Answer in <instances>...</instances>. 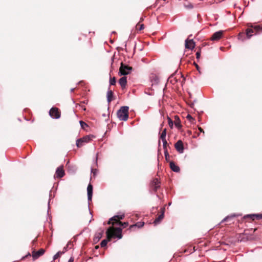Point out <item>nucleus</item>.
<instances>
[{"label":"nucleus","instance_id":"23","mask_svg":"<svg viewBox=\"0 0 262 262\" xmlns=\"http://www.w3.org/2000/svg\"><path fill=\"white\" fill-rule=\"evenodd\" d=\"M144 222H138L137 223H136L135 224L131 225L129 228H130V229H132L134 227H137L138 228H140L144 226Z\"/></svg>","mask_w":262,"mask_h":262},{"label":"nucleus","instance_id":"19","mask_svg":"<svg viewBox=\"0 0 262 262\" xmlns=\"http://www.w3.org/2000/svg\"><path fill=\"white\" fill-rule=\"evenodd\" d=\"M119 83L122 88H125L127 83V78L124 76L119 80Z\"/></svg>","mask_w":262,"mask_h":262},{"label":"nucleus","instance_id":"28","mask_svg":"<svg viewBox=\"0 0 262 262\" xmlns=\"http://www.w3.org/2000/svg\"><path fill=\"white\" fill-rule=\"evenodd\" d=\"M62 253H63V252H60V251L58 252L57 253H56V254L54 255V256H53V260H55V259H57V258L60 256V255L61 254H62Z\"/></svg>","mask_w":262,"mask_h":262},{"label":"nucleus","instance_id":"15","mask_svg":"<svg viewBox=\"0 0 262 262\" xmlns=\"http://www.w3.org/2000/svg\"><path fill=\"white\" fill-rule=\"evenodd\" d=\"M161 214L156 218L155 221H154V224L156 225L158 224H159L161 221L164 218V212H165V209L164 208H161Z\"/></svg>","mask_w":262,"mask_h":262},{"label":"nucleus","instance_id":"31","mask_svg":"<svg viewBox=\"0 0 262 262\" xmlns=\"http://www.w3.org/2000/svg\"><path fill=\"white\" fill-rule=\"evenodd\" d=\"M162 141L163 142V147L164 150H165V149H167L166 146L167 144V141L166 139L162 140Z\"/></svg>","mask_w":262,"mask_h":262},{"label":"nucleus","instance_id":"36","mask_svg":"<svg viewBox=\"0 0 262 262\" xmlns=\"http://www.w3.org/2000/svg\"><path fill=\"white\" fill-rule=\"evenodd\" d=\"M201 56V51H199L196 53V58L199 59Z\"/></svg>","mask_w":262,"mask_h":262},{"label":"nucleus","instance_id":"44","mask_svg":"<svg viewBox=\"0 0 262 262\" xmlns=\"http://www.w3.org/2000/svg\"><path fill=\"white\" fill-rule=\"evenodd\" d=\"M199 129H200V132L204 133V131H203V130L202 129L200 128Z\"/></svg>","mask_w":262,"mask_h":262},{"label":"nucleus","instance_id":"38","mask_svg":"<svg viewBox=\"0 0 262 262\" xmlns=\"http://www.w3.org/2000/svg\"><path fill=\"white\" fill-rule=\"evenodd\" d=\"M175 126L178 128H180L181 127L180 123L178 121L175 122Z\"/></svg>","mask_w":262,"mask_h":262},{"label":"nucleus","instance_id":"45","mask_svg":"<svg viewBox=\"0 0 262 262\" xmlns=\"http://www.w3.org/2000/svg\"><path fill=\"white\" fill-rule=\"evenodd\" d=\"M196 67L198 70H199V66L198 64H196Z\"/></svg>","mask_w":262,"mask_h":262},{"label":"nucleus","instance_id":"6","mask_svg":"<svg viewBox=\"0 0 262 262\" xmlns=\"http://www.w3.org/2000/svg\"><path fill=\"white\" fill-rule=\"evenodd\" d=\"M49 115L53 119H59L60 117V112L57 107H52L49 112Z\"/></svg>","mask_w":262,"mask_h":262},{"label":"nucleus","instance_id":"49","mask_svg":"<svg viewBox=\"0 0 262 262\" xmlns=\"http://www.w3.org/2000/svg\"><path fill=\"white\" fill-rule=\"evenodd\" d=\"M98 248V246H96V248L97 249Z\"/></svg>","mask_w":262,"mask_h":262},{"label":"nucleus","instance_id":"5","mask_svg":"<svg viewBox=\"0 0 262 262\" xmlns=\"http://www.w3.org/2000/svg\"><path fill=\"white\" fill-rule=\"evenodd\" d=\"M106 234L107 239H105L101 241L100 243V246L101 247H105L108 242L110 241L111 239L113 237V234L111 230V227H110L107 229L106 231Z\"/></svg>","mask_w":262,"mask_h":262},{"label":"nucleus","instance_id":"25","mask_svg":"<svg viewBox=\"0 0 262 262\" xmlns=\"http://www.w3.org/2000/svg\"><path fill=\"white\" fill-rule=\"evenodd\" d=\"M253 33V30L252 29H247L246 30V35L248 39H249L252 36Z\"/></svg>","mask_w":262,"mask_h":262},{"label":"nucleus","instance_id":"50","mask_svg":"<svg viewBox=\"0 0 262 262\" xmlns=\"http://www.w3.org/2000/svg\"><path fill=\"white\" fill-rule=\"evenodd\" d=\"M164 1H166V0H163Z\"/></svg>","mask_w":262,"mask_h":262},{"label":"nucleus","instance_id":"46","mask_svg":"<svg viewBox=\"0 0 262 262\" xmlns=\"http://www.w3.org/2000/svg\"><path fill=\"white\" fill-rule=\"evenodd\" d=\"M49 204H50V201L48 202V206H49Z\"/></svg>","mask_w":262,"mask_h":262},{"label":"nucleus","instance_id":"41","mask_svg":"<svg viewBox=\"0 0 262 262\" xmlns=\"http://www.w3.org/2000/svg\"><path fill=\"white\" fill-rule=\"evenodd\" d=\"M243 35H244V34L239 33L238 35V39L243 40V39L242 38V36Z\"/></svg>","mask_w":262,"mask_h":262},{"label":"nucleus","instance_id":"20","mask_svg":"<svg viewBox=\"0 0 262 262\" xmlns=\"http://www.w3.org/2000/svg\"><path fill=\"white\" fill-rule=\"evenodd\" d=\"M239 215V214H236V213L231 214L230 215H229L227 216L226 217H225L222 221L221 223H223V222H227L229 220H230V219H233L234 217L238 216Z\"/></svg>","mask_w":262,"mask_h":262},{"label":"nucleus","instance_id":"8","mask_svg":"<svg viewBox=\"0 0 262 262\" xmlns=\"http://www.w3.org/2000/svg\"><path fill=\"white\" fill-rule=\"evenodd\" d=\"M150 186L154 191L156 192L160 187V182L158 178H155L151 182Z\"/></svg>","mask_w":262,"mask_h":262},{"label":"nucleus","instance_id":"37","mask_svg":"<svg viewBox=\"0 0 262 262\" xmlns=\"http://www.w3.org/2000/svg\"><path fill=\"white\" fill-rule=\"evenodd\" d=\"M186 117L190 121H191V120H194V119L189 114L187 115Z\"/></svg>","mask_w":262,"mask_h":262},{"label":"nucleus","instance_id":"39","mask_svg":"<svg viewBox=\"0 0 262 262\" xmlns=\"http://www.w3.org/2000/svg\"><path fill=\"white\" fill-rule=\"evenodd\" d=\"M144 28V25L143 24L140 25L139 30L141 31Z\"/></svg>","mask_w":262,"mask_h":262},{"label":"nucleus","instance_id":"32","mask_svg":"<svg viewBox=\"0 0 262 262\" xmlns=\"http://www.w3.org/2000/svg\"><path fill=\"white\" fill-rule=\"evenodd\" d=\"M164 156H165L166 160L168 161V158H169V155L167 149H165L164 150Z\"/></svg>","mask_w":262,"mask_h":262},{"label":"nucleus","instance_id":"33","mask_svg":"<svg viewBox=\"0 0 262 262\" xmlns=\"http://www.w3.org/2000/svg\"><path fill=\"white\" fill-rule=\"evenodd\" d=\"M97 169L91 168V172L93 174V176H95L97 174Z\"/></svg>","mask_w":262,"mask_h":262},{"label":"nucleus","instance_id":"17","mask_svg":"<svg viewBox=\"0 0 262 262\" xmlns=\"http://www.w3.org/2000/svg\"><path fill=\"white\" fill-rule=\"evenodd\" d=\"M195 43L192 39L185 40V48L188 49L192 50L194 48Z\"/></svg>","mask_w":262,"mask_h":262},{"label":"nucleus","instance_id":"24","mask_svg":"<svg viewBox=\"0 0 262 262\" xmlns=\"http://www.w3.org/2000/svg\"><path fill=\"white\" fill-rule=\"evenodd\" d=\"M247 26L248 27L253 28L256 31L258 32L262 29V28L260 26H253L251 24H248Z\"/></svg>","mask_w":262,"mask_h":262},{"label":"nucleus","instance_id":"4","mask_svg":"<svg viewBox=\"0 0 262 262\" xmlns=\"http://www.w3.org/2000/svg\"><path fill=\"white\" fill-rule=\"evenodd\" d=\"M93 137V135H88L77 139L76 143L77 147H80L82 146L84 144L89 142Z\"/></svg>","mask_w":262,"mask_h":262},{"label":"nucleus","instance_id":"11","mask_svg":"<svg viewBox=\"0 0 262 262\" xmlns=\"http://www.w3.org/2000/svg\"><path fill=\"white\" fill-rule=\"evenodd\" d=\"M176 150L180 154L184 152V145L181 140L178 141L174 145Z\"/></svg>","mask_w":262,"mask_h":262},{"label":"nucleus","instance_id":"1","mask_svg":"<svg viewBox=\"0 0 262 262\" xmlns=\"http://www.w3.org/2000/svg\"><path fill=\"white\" fill-rule=\"evenodd\" d=\"M129 107L127 106H121L117 112V117L120 120L126 121L128 118Z\"/></svg>","mask_w":262,"mask_h":262},{"label":"nucleus","instance_id":"29","mask_svg":"<svg viewBox=\"0 0 262 262\" xmlns=\"http://www.w3.org/2000/svg\"><path fill=\"white\" fill-rule=\"evenodd\" d=\"M116 78L115 77H113L112 78H110V84L111 85H114L116 84Z\"/></svg>","mask_w":262,"mask_h":262},{"label":"nucleus","instance_id":"27","mask_svg":"<svg viewBox=\"0 0 262 262\" xmlns=\"http://www.w3.org/2000/svg\"><path fill=\"white\" fill-rule=\"evenodd\" d=\"M117 224L120 225V226H122L123 228H125V227H126L128 225V222L122 223L121 222H118Z\"/></svg>","mask_w":262,"mask_h":262},{"label":"nucleus","instance_id":"26","mask_svg":"<svg viewBox=\"0 0 262 262\" xmlns=\"http://www.w3.org/2000/svg\"><path fill=\"white\" fill-rule=\"evenodd\" d=\"M166 129L165 128L162 132L161 136H160V139L161 140H164L166 139Z\"/></svg>","mask_w":262,"mask_h":262},{"label":"nucleus","instance_id":"22","mask_svg":"<svg viewBox=\"0 0 262 262\" xmlns=\"http://www.w3.org/2000/svg\"><path fill=\"white\" fill-rule=\"evenodd\" d=\"M113 96V92L112 90L108 89L107 92V101L108 103L111 102L112 101V98Z\"/></svg>","mask_w":262,"mask_h":262},{"label":"nucleus","instance_id":"21","mask_svg":"<svg viewBox=\"0 0 262 262\" xmlns=\"http://www.w3.org/2000/svg\"><path fill=\"white\" fill-rule=\"evenodd\" d=\"M245 217H249L252 220H254L255 218H257L258 219H262V214H248L245 216Z\"/></svg>","mask_w":262,"mask_h":262},{"label":"nucleus","instance_id":"43","mask_svg":"<svg viewBox=\"0 0 262 262\" xmlns=\"http://www.w3.org/2000/svg\"><path fill=\"white\" fill-rule=\"evenodd\" d=\"M74 90V88H72L71 89V92H73Z\"/></svg>","mask_w":262,"mask_h":262},{"label":"nucleus","instance_id":"16","mask_svg":"<svg viewBox=\"0 0 262 262\" xmlns=\"http://www.w3.org/2000/svg\"><path fill=\"white\" fill-rule=\"evenodd\" d=\"M87 193H88V200L89 201H91L92 199L93 195V186L89 184L87 187Z\"/></svg>","mask_w":262,"mask_h":262},{"label":"nucleus","instance_id":"13","mask_svg":"<svg viewBox=\"0 0 262 262\" xmlns=\"http://www.w3.org/2000/svg\"><path fill=\"white\" fill-rule=\"evenodd\" d=\"M103 234V230L100 229L95 234L93 241L95 243H97L101 238Z\"/></svg>","mask_w":262,"mask_h":262},{"label":"nucleus","instance_id":"30","mask_svg":"<svg viewBox=\"0 0 262 262\" xmlns=\"http://www.w3.org/2000/svg\"><path fill=\"white\" fill-rule=\"evenodd\" d=\"M167 119H168V125L169 126V127L170 128H172V126H173V121L172 120V119L169 118V117H167Z\"/></svg>","mask_w":262,"mask_h":262},{"label":"nucleus","instance_id":"35","mask_svg":"<svg viewBox=\"0 0 262 262\" xmlns=\"http://www.w3.org/2000/svg\"><path fill=\"white\" fill-rule=\"evenodd\" d=\"M98 154L97 153L96 155V158H95V161L94 162V164L95 165V166H97L98 165V163H97V160H98Z\"/></svg>","mask_w":262,"mask_h":262},{"label":"nucleus","instance_id":"48","mask_svg":"<svg viewBox=\"0 0 262 262\" xmlns=\"http://www.w3.org/2000/svg\"><path fill=\"white\" fill-rule=\"evenodd\" d=\"M171 205V203H169V206H170Z\"/></svg>","mask_w":262,"mask_h":262},{"label":"nucleus","instance_id":"18","mask_svg":"<svg viewBox=\"0 0 262 262\" xmlns=\"http://www.w3.org/2000/svg\"><path fill=\"white\" fill-rule=\"evenodd\" d=\"M169 166L170 169L174 172H178L180 170V167L176 165L173 161L170 162Z\"/></svg>","mask_w":262,"mask_h":262},{"label":"nucleus","instance_id":"40","mask_svg":"<svg viewBox=\"0 0 262 262\" xmlns=\"http://www.w3.org/2000/svg\"><path fill=\"white\" fill-rule=\"evenodd\" d=\"M186 8H188L189 9H192L193 8V6L192 4H189L186 6Z\"/></svg>","mask_w":262,"mask_h":262},{"label":"nucleus","instance_id":"42","mask_svg":"<svg viewBox=\"0 0 262 262\" xmlns=\"http://www.w3.org/2000/svg\"><path fill=\"white\" fill-rule=\"evenodd\" d=\"M73 260H73V258L71 257V258L69 260L68 262H73Z\"/></svg>","mask_w":262,"mask_h":262},{"label":"nucleus","instance_id":"47","mask_svg":"<svg viewBox=\"0 0 262 262\" xmlns=\"http://www.w3.org/2000/svg\"><path fill=\"white\" fill-rule=\"evenodd\" d=\"M125 48L126 47V43H125Z\"/></svg>","mask_w":262,"mask_h":262},{"label":"nucleus","instance_id":"14","mask_svg":"<svg viewBox=\"0 0 262 262\" xmlns=\"http://www.w3.org/2000/svg\"><path fill=\"white\" fill-rule=\"evenodd\" d=\"M223 32V31H217L213 34L211 37L212 40H217L220 39L222 35Z\"/></svg>","mask_w":262,"mask_h":262},{"label":"nucleus","instance_id":"12","mask_svg":"<svg viewBox=\"0 0 262 262\" xmlns=\"http://www.w3.org/2000/svg\"><path fill=\"white\" fill-rule=\"evenodd\" d=\"M45 252L43 249H40L38 251L32 252V257L34 260L37 259L38 257L42 255Z\"/></svg>","mask_w":262,"mask_h":262},{"label":"nucleus","instance_id":"3","mask_svg":"<svg viewBox=\"0 0 262 262\" xmlns=\"http://www.w3.org/2000/svg\"><path fill=\"white\" fill-rule=\"evenodd\" d=\"M132 71V68L131 67L121 62L119 68V74L121 76H125L129 74Z\"/></svg>","mask_w":262,"mask_h":262},{"label":"nucleus","instance_id":"7","mask_svg":"<svg viewBox=\"0 0 262 262\" xmlns=\"http://www.w3.org/2000/svg\"><path fill=\"white\" fill-rule=\"evenodd\" d=\"M124 216H125L124 213H119L118 214L112 217L109 220L107 224H110L111 221H115L117 224H118V222H120V220H123L124 219Z\"/></svg>","mask_w":262,"mask_h":262},{"label":"nucleus","instance_id":"9","mask_svg":"<svg viewBox=\"0 0 262 262\" xmlns=\"http://www.w3.org/2000/svg\"><path fill=\"white\" fill-rule=\"evenodd\" d=\"M65 174L64 171L63 170V166H59L56 170L54 177L58 178H62Z\"/></svg>","mask_w":262,"mask_h":262},{"label":"nucleus","instance_id":"34","mask_svg":"<svg viewBox=\"0 0 262 262\" xmlns=\"http://www.w3.org/2000/svg\"><path fill=\"white\" fill-rule=\"evenodd\" d=\"M79 123L82 128H84V126H87L86 123L82 121H80Z\"/></svg>","mask_w":262,"mask_h":262},{"label":"nucleus","instance_id":"10","mask_svg":"<svg viewBox=\"0 0 262 262\" xmlns=\"http://www.w3.org/2000/svg\"><path fill=\"white\" fill-rule=\"evenodd\" d=\"M111 230L113 234V237L114 236H116L118 239H121L122 237V229L120 227H117L115 229V231H113V229L111 228Z\"/></svg>","mask_w":262,"mask_h":262},{"label":"nucleus","instance_id":"2","mask_svg":"<svg viewBox=\"0 0 262 262\" xmlns=\"http://www.w3.org/2000/svg\"><path fill=\"white\" fill-rule=\"evenodd\" d=\"M185 78L180 72H177L171 75L168 79V81H169V82L172 84L178 82L179 81L182 82L183 81H185Z\"/></svg>","mask_w":262,"mask_h":262}]
</instances>
